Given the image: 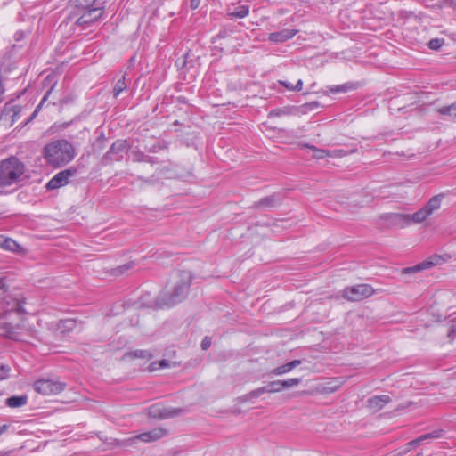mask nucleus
I'll return each instance as SVG.
<instances>
[{"mask_svg":"<svg viewBox=\"0 0 456 456\" xmlns=\"http://www.w3.org/2000/svg\"><path fill=\"white\" fill-rule=\"evenodd\" d=\"M192 276L188 271H180L177 280L170 291L163 292L157 299L159 307L173 306L183 301L189 291Z\"/></svg>","mask_w":456,"mask_h":456,"instance_id":"1","label":"nucleus"},{"mask_svg":"<svg viewBox=\"0 0 456 456\" xmlns=\"http://www.w3.org/2000/svg\"><path fill=\"white\" fill-rule=\"evenodd\" d=\"M75 151L68 141L56 140L44 148V157L47 163L53 167H61L66 165L73 159Z\"/></svg>","mask_w":456,"mask_h":456,"instance_id":"2","label":"nucleus"},{"mask_svg":"<svg viewBox=\"0 0 456 456\" xmlns=\"http://www.w3.org/2000/svg\"><path fill=\"white\" fill-rule=\"evenodd\" d=\"M25 173V165L16 157L0 162V194L7 186L18 184Z\"/></svg>","mask_w":456,"mask_h":456,"instance_id":"3","label":"nucleus"},{"mask_svg":"<svg viewBox=\"0 0 456 456\" xmlns=\"http://www.w3.org/2000/svg\"><path fill=\"white\" fill-rule=\"evenodd\" d=\"M374 292V289L369 284H357L345 288L342 296L348 301L357 302L371 297Z\"/></svg>","mask_w":456,"mask_h":456,"instance_id":"4","label":"nucleus"},{"mask_svg":"<svg viewBox=\"0 0 456 456\" xmlns=\"http://www.w3.org/2000/svg\"><path fill=\"white\" fill-rule=\"evenodd\" d=\"M168 435V431L163 428H155L151 430L143 432L137 436L125 439L120 444L124 446L134 445L136 441L143 443H151L161 439Z\"/></svg>","mask_w":456,"mask_h":456,"instance_id":"5","label":"nucleus"},{"mask_svg":"<svg viewBox=\"0 0 456 456\" xmlns=\"http://www.w3.org/2000/svg\"><path fill=\"white\" fill-rule=\"evenodd\" d=\"M34 390L43 395H53L62 392L65 388V384L58 380L42 379L34 382Z\"/></svg>","mask_w":456,"mask_h":456,"instance_id":"6","label":"nucleus"},{"mask_svg":"<svg viewBox=\"0 0 456 456\" xmlns=\"http://www.w3.org/2000/svg\"><path fill=\"white\" fill-rule=\"evenodd\" d=\"M77 174L76 168H68L57 173L46 184L48 190H55L66 185L70 177Z\"/></svg>","mask_w":456,"mask_h":456,"instance_id":"7","label":"nucleus"},{"mask_svg":"<svg viewBox=\"0 0 456 456\" xmlns=\"http://www.w3.org/2000/svg\"><path fill=\"white\" fill-rule=\"evenodd\" d=\"M127 148L126 141H116L112 143L110 150L103 156V162L108 164L111 161H118L123 158V153Z\"/></svg>","mask_w":456,"mask_h":456,"instance_id":"8","label":"nucleus"},{"mask_svg":"<svg viewBox=\"0 0 456 456\" xmlns=\"http://www.w3.org/2000/svg\"><path fill=\"white\" fill-rule=\"evenodd\" d=\"M149 415L152 418L158 419H169L178 416L181 412V409L177 408H163L159 405H152L149 408Z\"/></svg>","mask_w":456,"mask_h":456,"instance_id":"9","label":"nucleus"},{"mask_svg":"<svg viewBox=\"0 0 456 456\" xmlns=\"http://www.w3.org/2000/svg\"><path fill=\"white\" fill-rule=\"evenodd\" d=\"M84 13L77 20L76 24L78 26H88L92 22L98 20L102 15V8H93L91 10H83Z\"/></svg>","mask_w":456,"mask_h":456,"instance_id":"10","label":"nucleus"},{"mask_svg":"<svg viewBox=\"0 0 456 456\" xmlns=\"http://www.w3.org/2000/svg\"><path fill=\"white\" fill-rule=\"evenodd\" d=\"M444 434L443 429L434 430L433 432L424 434L418 438L410 441L406 445L408 450H411L413 447H417L420 444L427 443L428 440L440 438Z\"/></svg>","mask_w":456,"mask_h":456,"instance_id":"11","label":"nucleus"},{"mask_svg":"<svg viewBox=\"0 0 456 456\" xmlns=\"http://www.w3.org/2000/svg\"><path fill=\"white\" fill-rule=\"evenodd\" d=\"M437 260H438L437 256L430 257L429 259L425 260L414 266L403 268L402 270V273L403 274H411V273H418V272H420L423 270H428V269L433 267L434 265H436L437 263Z\"/></svg>","mask_w":456,"mask_h":456,"instance_id":"12","label":"nucleus"},{"mask_svg":"<svg viewBox=\"0 0 456 456\" xmlns=\"http://www.w3.org/2000/svg\"><path fill=\"white\" fill-rule=\"evenodd\" d=\"M387 219L392 224L401 228L411 225L410 214L391 213L387 215Z\"/></svg>","mask_w":456,"mask_h":456,"instance_id":"13","label":"nucleus"},{"mask_svg":"<svg viewBox=\"0 0 456 456\" xmlns=\"http://www.w3.org/2000/svg\"><path fill=\"white\" fill-rule=\"evenodd\" d=\"M390 402V397L386 395L372 396L368 400V406L373 411L381 410Z\"/></svg>","mask_w":456,"mask_h":456,"instance_id":"14","label":"nucleus"},{"mask_svg":"<svg viewBox=\"0 0 456 456\" xmlns=\"http://www.w3.org/2000/svg\"><path fill=\"white\" fill-rule=\"evenodd\" d=\"M297 33L294 29H283L281 31L271 33L269 39L274 43L285 42L292 38Z\"/></svg>","mask_w":456,"mask_h":456,"instance_id":"15","label":"nucleus"},{"mask_svg":"<svg viewBox=\"0 0 456 456\" xmlns=\"http://www.w3.org/2000/svg\"><path fill=\"white\" fill-rule=\"evenodd\" d=\"M71 3L74 6L81 10H91L97 6L103 9L102 4L100 0H71Z\"/></svg>","mask_w":456,"mask_h":456,"instance_id":"16","label":"nucleus"},{"mask_svg":"<svg viewBox=\"0 0 456 456\" xmlns=\"http://www.w3.org/2000/svg\"><path fill=\"white\" fill-rule=\"evenodd\" d=\"M443 199H444V194L443 193L435 195L424 206L425 209L428 212V214L430 216L436 210L440 208Z\"/></svg>","mask_w":456,"mask_h":456,"instance_id":"17","label":"nucleus"},{"mask_svg":"<svg viewBox=\"0 0 456 456\" xmlns=\"http://www.w3.org/2000/svg\"><path fill=\"white\" fill-rule=\"evenodd\" d=\"M28 403V396L25 395H13L6 399V405L10 408H19L24 406Z\"/></svg>","mask_w":456,"mask_h":456,"instance_id":"18","label":"nucleus"},{"mask_svg":"<svg viewBox=\"0 0 456 456\" xmlns=\"http://www.w3.org/2000/svg\"><path fill=\"white\" fill-rule=\"evenodd\" d=\"M429 216H430V215L423 207L420 209H419L417 212H415L413 214H410L411 224H421L422 222L427 220Z\"/></svg>","mask_w":456,"mask_h":456,"instance_id":"19","label":"nucleus"},{"mask_svg":"<svg viewBox=\"0 0 456 456\" xmlns=\"http://www.w3.org/2000/svg\"><path fill=\"white\" fill-rule=\"evenodd\" d=\"M17 328L13 327L11 323H5L3 326L4 335L10 339L20 341L21 340L20 333L16 330Z\"/></svg>","mask_w":456,"mask_h":456,"instance_id":"20","label":"nucleus"},{"mask_svg":"<svg viewBox=\"0 0 456 456\" xmlns=\"http://www.w3.org/2000/svg\"><path fill=\"white\" fill-rule=\"evenodd\" d=\"M0 246L7 250L15 252L20 248V245L10 238L0 237Z\"/></svg>","mask_w":456,"mask_h":456,"instance_id":"21","label":"nucleus"},{"mask_svg":"<svg viewBox=\"0 0 456 456\" xmlns=\"http://www.w3.org/2000/svg\"><path fill=\"white\" fill-rule=\"evenodd\" d=\"M277 202V198L274 194L265 197L259 201L255 203L256 208H273Z\"/></svg>","mask_w":456,"mask_h":456,"instance_id":"22","label":"nucleus"},{"mask_svg":"<svg viewBox=\"0 0 456 456\" xmlns=\"http://www.w3.org/2000/svg\"><path fill=\"white\" fill-rule=\"evenodd\" d=\"M437 111L443 116H448L452 118H456V101L451 105L439 108Z\"/></svg>","mask_w":456,"mask_h":456,"instance_id":"23","label":"nucleus"},{"mask_svg":"<svg viewBox=\"0 0 456 456\" xmlns=\"http://www.w3.org/2000/svg\"><path fill=\"white\" fill-rule=\"evenodd\" d=\"M126 89V77H125V75H123L122 77L119 78L116 82V85L113 88V96L118 97Z\"/></svg>","mask_w":456,"mask_h":456,"instance_id":"24","label":"nucleus"},{"mask_svg":"<svg viewBox=\"0 0 456 456\" xmlns=\"http://www.w3.org/2000/svg\"><path fill=\"white\" fill-rule=\"evenodd\" d=\"M305 147L313 151V157L316 159H322L328 157V150L319 149L314 145L305 144Z\"/></svg>","mask_w":456,"mask_h":456,"instance_id":"25","label":"nucleus"},{"mask_svg":"<svg viewBox=\"0 0 456 456\" xmlns=\"http://www.w3.org/2000/svg\"><path fill=\"white\" fill-rule=\"evenodd\" d=\"M126 357L129 358H142V359H151L152 357L151 354L147 350H135L130 353H127Z\"/></svg>","mask_w":456,"mask_h":456,"instance_id":"26","label":"nucleus"},{"mask_svg":"<svg viewBox=\"0 0 456 456\" xmlns=\"http://www.w3.org/2000/svg\"><path fill=\"white\" fill-rule=\"evenodd\" d=\"M134 262H128L126 264H124V265L113 269L112 273L114 275H122V274L127 273L129 271H131L134 268Z\"/></svg>","mask_w":456,"mask_h":456,"instance_id":"27","label":"nucleus"},{"mask_svg":"<svg viewBox=\"0 0 456 456\" xmlns=\"http://www.w3.org/2000/svg\"><path fill=\"white\" fill-rule=\"evenodd\" d=\"M249 13V7L248 5H241L237 7L231 15L235 18H245Z\"/></svg>","mask_w":456,"mask_h":456,"instance_id":"28","label":"nucleus"},{"mask_svg":"<svg viewBox=\"0 0 456 456\" xmlns=\"http://www.w3.org/2000/svg\"><path fill=\"white\" fill-rule=\"evenodd\" d=\"M55 85V82L53 83V85L51 86V88L45 93V94L44 95L41 102L37 106V108L35 109V110L33 111V113L31 114V116L29 117V118L27 120L26 124L28 123L29 121H31L33 118H35V117L37 115L39 110L41 109L42 105L44 104V102L46 101V99L48 98V96L50 95V94L52 93L53 91V88Z\"/></svg>","mask_w":456,"mask_h":456,"instance_id":"29","label":"nucleus"},{"mask_svg":"<svg viewBox=\"0 0 456 456\" xmlns=\"http://www.w3.org/2000/svg\"><path fill=\"white\" fill-rule=\"evenodd\" d=\"M292 110L289 107L282 108V109H275L269 112V117H280L284 115H291Z\"/></svg>","mask_w":456,"mask_h":456,"instance_id":"30","label":"nucleus"},{"mask_svg":"<svg viewBox=\"0 0 456 456\" xmlns=\"http://www.w3.org/2000/svg\"><path fill=\"white\" fill-rule=\"evenodd\" d=\"M353 88H354V86L352 84H343V85L335 86L330 87V91L333 94L346 93Z\"/></svg>","mask_w":456,"mask_h":456,"instance_id":"31","label":"nucleus"},{"mask_svg":"<svg viewBox=\"0 0 456 456\" xmlns=\"http://www.w3.org/2000/svg\"><path fill=\"white\" fill-rule=\"evenodd\" d=\"M300 382H301V379H298V378H291V379H289L286 380H281V390L284 388L296 387L298 384H300Z\"/></svg>","mask_w":456,"mask_h":456,"instance_id":"32","label":"nucleus"},{"mask_svg":"<svg viewBox=\"0 0 456 456\" xmlns=\"http://www.w3.org/2000/svg\"><path fill=\"white\" fill-rule=\"evenodd\" d=\"M265 393H270L268 386L255 389L251 391L249 394L246 395L245 396L247 397V399H249L253 397H258Z\"/></svg>","mask_w":456,"mask_h":456,"instance_id":"33","label":"nucleus"},{"mask_svg":"<svg viewBox=\"0 0 456 456\" xmlns=\"http://www.w3.org/2000/svg\"><path fill=\"white\" fill-rule=\"evenodd\" d=\"M289 371H291V370L289 367V364L285 363L283 365L278 366V367L274 368L273 370H272L271 374L279 376V375L288 373Z\"/></svg>","mask_w":456,"mask_h":456,"instance_id":"34","label":"nucleus"},{"mask_svg":"<svg viewBox=\"0 0 456 456\" xmlns=\"http://www.w3.org/2000/svg\"><path fill=\"white\" fill-rule=\"evenodd\" d=\"M270 393H277L281 391V380H275L270 382L268 385Z\"/></svg>","mask_w":456,"mask_h":456,"instance_id":"35","label":"nucleus"},{"mask_svg":"<svg viewBox=\"0 0 456 456\" xmlns=\"http://www.w3.org/2000/svg\"><path fill=\"white\" fill-rule=\"evenodd\" d=\"M11 368L8 365L2 364L0 366V381L6 379L9 377Z\"/></svg>","mask_w":456,"mask_h":456,"instance_id":"36","label":"nucleus"},{"mask_svg":"<svg viewBox=\"0 0 456 456\" xmlns=\"http://www.w3.org/2000/svg\"><path fill=\"white\" fill-rule=\"evenodd\" d=\"M444 44V39L434 38L431 39L428 43V46L430 49L438 50Z\"/></svg>","mask_w":456,"mask_h":456,"instance_id":"37","label":"nucleus"},{"mask_svg":"<svg viewBox=\"0 0 456 456\" xmlns=\"http://www.w3.org/2000/svg\"><path fill=\"white\" fill-rule=\"evenodd\" d=\"M319 107V102L314 101V102H307L305 104H303L301 106L303 111H311V110H314L315 108Z\"/></svg>","mask_w":456,"mask_h":456,"instance_id":"38","label":"nucleus"},{"mask_svg":"<svg viewBox=\"0 0 456 456\" xmlns=\"http://www.w3.org/2000/svg\"><path fill=\"white\" fill-rule=\"evenodd\" d=\"M134 161H136V162H145L148 156L145 155L144 153L141 152V151H135L134 152Z\"/></svg>","mask_w":456,"mask_h":456,"instance_id":"39","label":"nucleus"},{"mask_svg":"<svg viewBox=\"0 0 456 456\" xmlns=\"http://www.w3.org/2000/svg\"><path fill=\"white\" fill-rule=\"evenodd\" d=\"M167 148L165 142H157L149 148V151L151 152H158L159 151Z\"/></svg>","mask_w":456,"mask_h":456,"instance_id":"40","label":"nucleus"},{"mask_svg":"<svg viewBox=\"0 0 456 456\" xmlns=\"http://www.w3.org/2000/svg\"><path fill=\"white\" fill-rule=\"evenodd\" d=\"M156 364H159V367H161V368H165V367L169 366V363H168V362H167V360H162V361H160V362H153V363H151V369H150V370H156V369H157V368L155 367V365H156Z\"/></svg>","mask_w":456,"mask_h":456,"instance_id":"41","label":"nucleus"},{"mask_svg":"<svg viewBox=\"0 0 456 456\" xmlns=\"http://www.w3.org/2000/svg\"><path fill=\"white\" fill-rule=\"evenodd\" d=\"M211 346V338L209 337H205L201 342L202 350H207Z\"/></svg>","mask_w":456,"mask_h":456,"instance_id":"42","label":"nucleus"},{"mask_svg":"<svg viewBox=\"0 0 456 456\" xmlns=\"http://www.w3.org/2000/svg\"><path fill=\"white\" fill-rule=\"evenodd\" d=\"M338 387H339V385L335 386V387H325L322 389V393H325V394L334 393L335 391L338 390Z\"/></svg>","mask_w":456,"mask_h":456,"instance_id":"43","label":"nucleus"},{"mask_svg":"<svg viewBox=\"0 0 456 456\" xmlns=\"http://www.w3.org/2000/svg\"><path fill=\"white\" fill-rule=\"evenodd\" d=\"M328 157L334 158V159L339 158V152H338V149L331 150V151L328 150Z\"/></svg>","mask_w":456,"mask_h":456,"instance_id":"44","label":"nucleus"},{"mask_svg":"<svg viewBox=\"0 0 456 456\" xmlns=\"http://www.w3.org/2000/svg\"><path fill=\"white\" fill-rule=\"evenodd\" d=\"M290 370L301 364V360H293L288 362Z\"/></svg>","mask_w":456,"mask_h":456,"instance_id":"45","label":"nucleus"},{"mask_svg":"<svg viewBox=\"0 0 456 456\" xmlns=\"http://www.w3.org/2000/svg\"><path fill=\"white\" fill-rule=\"evenodd\" d=\"M200 0H190V7L192 10H195L199 7Z\"/></svg>","mask_w":456,"mask_h":456,"instance_id":"46","label":"nucleus"},{"mask_svg":"<svg viewBox=\"0 0 456 456\" xmlns=\"http://www.w3.org/2000/svg\"><path fill=\"white\" fill-rule=\"evenodd\" d=\"M302 88H303V81H302L301 79H299V80L297 82L296 86H293V90H294V91H298V92H299V91H301V90H302Z\"/></svg>","mask_w":456,"mask_h":456,"instance_id":"47","label":"nucleus"},{"mask_svg":"<svg viewBox=\"0 0 456 456\" xmlns=\"http://www.w3.org/2000/svg\"><path fill=\"white\" fill-rule=\"evenodd\" d=\"M338 151L339 152V158H343V157L346 156L348 153H353L355 151V150H352V151H350V152H347L346 151L342 150V149H338Z\"/></svg>","mask_w":456,"mask_h":456,"instance_id":"48","label":"nucleus"},{"mask_svg":"<svg viewBox=\"0 0 456 456\" xmlns=\"http://www.w3.org/2000/svg\"><path fill=\"white\" fill-rule=\"evenodd\" d=\"M64 323L66 324V326L69 328V329H73L74 326H75V320H66L64 322Z\"/></svg>","mask_w":456,"mask_h":456,"instance_id":"49","label":"nucleus"},{"mask_svg":"<svg viewBox=\"0 0 456 456\" xmlns=\"http://www.w3.org/2000/svg\"><path fill=\"white\" fill-rule=\"evenodd\" d=\"M279 82H280V84H281L287 89L293 90V86L290 83H289L287 81H279Z\"/></svg>","mask_w":456,"mask_h":456,"instance_id":"50","label":"nucleus"},{"mask_svg":"<svg viewBox=\"0 0 456 456\" xmlns=\"http://www.w3.org/2000/svg\"><path fill=\"white\" fill-rule=\"evenodd\" d=\"M145 162H149L151 164H156V163H159V161L157 160L156 158H153V157H149L147 158L146 161Z\"/></svg>","mask_w":456,"mask_h":456,"instance_id":"51","label":"nucleus"},{"mask_svg":"<svg viewBox=\"0 0 456 456\" xmlns=\"http://www.w3.org/2000/svg\"><path fill=\"white\" fill-rule=\"evenodd\" d=\"M8 428H9V427H8V425H5V424H4V425L0 426V436H1L4 432L7 431Z\"/></svg>","mask_w":456,"mask_h":456,"instance_id":"52","label":"nucleus"},{"mask_svg":"<svg viewBox=\"0 0 456 456\" xmlns=\"http://www.w3.org/2000/svg\"><path fill=\"white\" fill-rule=\"evenodd\" d=\"M16 311L19 313L23 312L22 305L20 303L17 305Z\"/></svg>","mask_w":456,"mask_h":456,"instance_id":"53","label":"nucleus"},{"mask_svg":"<svg viewBox=\"0 0 456 456\" xmlns=\"http://www.w3.org/2000/svg\"><path fill=\"white\" fill-rule=\"evenodd\" d=\"M53 80V77H51L50 76H47L45 81V82L46 81L52 82Z\"/></svg>","mask_w":456,"mask_h":456,"instance_id":"54","label":"nucleus"}]
</instances>
